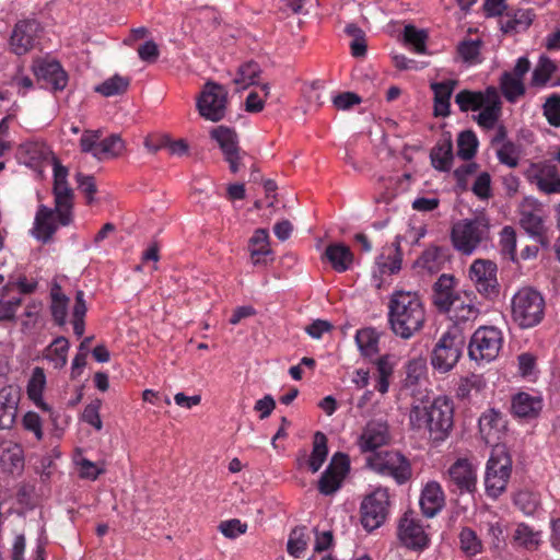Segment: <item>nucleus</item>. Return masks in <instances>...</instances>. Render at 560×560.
Instances as JSON below:
<instances>
[{"label": "nucleus", "mask_w": 560, "mask_h": 560, "mask_svg": "<svg viewBox=\"0 0 560 560\" xmlns=\"http://www.w3.org/2000/svg\"><path fill=\"white\" fill-rule=\"evenodd\" d=\"M20 163L26 165L38 175H43L46 168L50 167L52 175H67L68 170L61 165L50 147L39 140H32L22 143L18 149Z\"/></svg>", "instance_id": "5"}, {"label": "nucleus", "mask_w": 560, "mask_h": 560, "mask_svg": "<svg viewBox=\"0 0 560 560\" xmlns=\"http://www.w3.org/2000/svg\"><path fill=\"white\" fill-rule=\"evenodd\" d=\"M219 532L229 539H235L247 530V524L237 518L223 521L218 526Z\"/></svg>", "instance_id": "58"}, {"label": "nucleus", "mask_w": 560, "mask_h": 560, "mask_svg": "<svg viewBox=\"0 0 560 560\" xmlns=\"http://www.w3.org/2000/svg\"><path fill=\"white\" fill-rule=\"evenodd\" d=\"M516 232L514 228L506 225L500 232V250L503 256L512 261L516 260Z\"/></svg>", "instance_id": "53"}, {"label": "nucleus", "mask_w": 560, "mask_h": 560, "mask_svg": "<svg viewBox=\"0 0 560 560\" xmlns=\"http://www.w3.org/2000/svg\"><path fill=\"white\" fill-rule=\"evenodd\" d=\"M405 40L413 46L418 54L425 51L427 34L423 31L416 28L413 25H407L404 30Z\"/></svg>", "instance_id": "55"}, {"label": "nucleus", "mask_w": 560, "mask_h": 560, "mask_svg": "<svg viewBox=\"0 0 560 560\" xmlns=\"http://www.w3.org/2000/svg\"><path fill=\"white\" fill-rule=\"evenodd\" d=\"M59 225L61 224L55 208L42 205L36 212L32 234L38 241L48 243L52 240Z\"/></svg>", "instance_id": "25"}, {"label": "nucleus", "mask_w": 560, "mask_h": 560, "mask_svg": "<svg viewBox=\"0 0 560 560\" xmlns=\"http://www.w3.org/2000/svg\"><path fill=\"white\" fill-rule=\"evenodd\" d=\"M130 84V80L118 74L105 80L95 88V92L105 97L124 94Z\"/></svg>", "instance_id": "48"}, {"label": "nucleus", "mask_w": 560, "mask_h": 560, "mask_svg": "<svg viewBox=\"0 0 560 560\" xmlns=\"http://www.w3.org/2000/svg\"><path fill=\"white\" fill-rule=\"evenodd\" d=\"M506 136L505 128L500 126L498 128L497 135L493 139L494 142H502L500 148L497 149V156L500 163L509 166L515 167L518 164L520 160V150L518 147L515 145L511 141H503Z\"/></svg>", "instance_id": "39"}, {"label": "nucleus", "mask_w": 560, "mask_h": 560, "mask_svg": "<svg viewBox=\"0 0 560 560\" xmlns=\"http://www.w3.org/2000/svg\"><path fill=\"white\" fill-rule=\"evenodd\" d=\"M454 423L453 401L440 396L432 401H417L409 412L410 429L419 433H429L433 441H444Z\"/></svg>", "instance_id": "1"}, {"label": "nucleus", "mask_w": 560, "mask_h": 560, "mask_svg": "<svg viewBox=\"0 0 560 560\" xmlns=\"http://www.w3.org/2000/svg\"><path fill=\"white\" fill-rule=\"evenodd\" d=\"M69 347L67 338L58 337L46 349L45 358L54 364V368L61 369L67 364Z\"/></svg>", "instance_id": "45"}, {"label": "nucleus", "mask_w": 560, "mask_h": 560, "mask_svg": "<svg viewBox=\"0 0 560 560\" xmlns=\"http://www.w3.org/2000/svg\"><path fill=\"white\" fill-rule=\"evenodd\" d=\"M455 103L463 113L479 112L475 120L485 130L495 127L502 112L500 95L494 86L483 91L462 90L456 94Z\"/></svg>", "instance_id": "3"}, {"label": "nucleus", "mask_w": 560, "mask_h": 560, "mask_svg": "<svg viewBox=\"0 0 560 560\" xmlns=\"http://www.w3.org/2000/svg\"><path fill=\"white\" fill-rule=\"evenodd\" d=\"M544 115L553 127H560V95L552 94L544 104Z\"/></svg>", "instance_id": "57"}, {"label": "nucleus", "mask_w": 560, "mask_h": 560, "mask_svg": "<svg viewBox=\"0 0 560 560\" xmlns=\"http://www.w3.org/2000/svg\"><path fill=\"white\" fill-rule=\"evenodd\" d=\"M328 455L327 438L323 432L317 431L313 439V450L308 466L313 472L319 470Z\"/></svg>", "instance_id": "46"}, {"label": "nucleus", "mask_w": 560, "mask_h": 560, "mask_svg": "<svg viewBox=\"0 0 560 560\" xmlns=\"http://www.w3.org/2000/svg\"><path fill=\"white\" fill-rule=\"evenodd\" d=\"M459 544L467 557H474L482 551V542L471 528L465 527L460 530Z\"/></svg>", "instance_id": "52"}, {"label": "nucleus", "mask_w": 560, "mask_h": 560, "mask_svg": "<svg viewBox=\"0 0 560 560\" xmlns=\"http://www.w3.org/2000/svg\"><path fill=\"white\" fill-rule=\"evenodd\" d=\"M530 61L526 56L517 58L510 71H504L499 79V89L504 100L510 104L517 103L526 95L525 77L530 70Z\"/></svg>", "instance_id": "13"}, {"label": "nucleus", "mask_w": 560, "mask_h": 560, "mask_svg": "<svg viewBox=\"0 0 560 560\" xmlns=\"http://www.w3.org/2000/svg\"><path fill=\"white\" fill-rule=\"evenodd\" d=\"M19 396L14 388L0 389V429H10L16 418Z\"/></svg>", "instance_id": "34"}, {"label": "nucleus", "mask_w": 560, "mask_h": 560, "mask_svg": "<svg viewBox=\"0 0 560 560\" xmlns=\"http://www.w3.org/2000/svg\"><path fill=\"white\" fill-rule=\"evenodd\" d=\"M250 258L254 265L260 264L261 256H267L271 253L269 247V235L265 229H258L249 240Z\"/></svg>", "instance_id": "43"}, {"label": "nucleus", "mask_w": 560, "mask_h": 560, "mask_svg": "<svg viewBox=\"0 0 560 560\" xmlns=\"http://www.w3.org/2000/svg\"><path fill=\"white\" fill-rule=\"evenodd\" d=\"M478 138L472 130H464L457 137V155L464 161L471 160L478 149Z\"/></svg>", "instance_id": "47"}, {"label": "nucleus", "mask_w": 560, "mask_h": 560, "mask_svg": "<svg viewBox=\"0 0 560 560\" xmlns=\"http://www.w3.org/2000/svg\"><path fill=\"white\" fill-rule=\"evenodd\" d=\"M23 427L33 432L38 441L43 439L42 420L36 412L30 411L23 417Z\"/></svg>", "instance_id": "64"}, {"label": "nucleus", "mask_w": 560, "mask_h": 560, "mask_svg": "<svg viewBox=\"0 0 560 560\" xmlns=\"http://www.w3.org/2000/svg\"><path fill=\"white\" fill-rule=\"evenodd\" d=\"M460 327H450L439 339L431 355V364L440 373L450 372L458 362L465 348Z\"/></svg>", "instance_id": "6"}, {"label": "nucleus", "mask_w": 560, "mask_h": 560, "mask_svg": "<svg viewBox=\"0 0 560 560\" xmlns=\"http://www.w3.org/2000/svg\"><path fill=\"white\" fill-rule=\"evenodd\" d=\"M398 538L405 547L412 550H422L429 545V536L412 512L405 513L400 518Z\"/></svg>", "instance_id": "19"}, {"label": "nucleus", "mask_w": 560, "mask_h": 560, "mask_svg": "<svg viewBox=\"0 0 560 560\" xmlns=\"http://www.w3.org/2000/svg\"><path fill=\"white\" fill-rule=\"evenodd\" d=\"M348 469V456L343 453H336L318 480L319 492L325 495L335 493L340 488Z\"/></svg>", "instance_id": "21"}, {"label": "nucleus", "mask_w": 560, "mask_h": 560, "mask_svg": "<svg viewBox=\"0 0 560 560\" xmlns=\"http://www.w3.org/2000/svg\"><path fill=\"white\" fill-rule=\"evenodd\" d=\"M389 494L387 489L378 488L368 495L361 504V523L372 532L378 528L388 513Z\"/></svg>", "instance_id": "15"}, {"label": "nucleus", "mask_w": 560, "mask_h": 560, "mask_svg": "<svg viewBox=\"0 0 560 560\" xmlns=\"http://www.w3.org/2000/svg\"><path fill=\"white\" fill-rule=\"evenodd\" d=\"M69 299L60 292V288L55 285L51 290V305L50 311L54 320L57 325L62 326L66 324L68 313Z\"/></svg>", "instance_id": "49"}, {"label": "nucleus", "mask_w": 560, "mask_h": 560, "mask_svg": "<svg viewBox=\"0 0 560 560\" xmlns=\"http://www.w3.org/2000/svg\"><path fill=\"white\" fill-rule=\"evenodd\" d=\"M324 257L337 272L349 270L354 259L350 247L342 243L329 244L325 249Z\"/></svg>", "instance_id": "35"}, {"label": "nucleus", "mask_w": 560, "mask_h": 560, "mask_svg": "<svg viewBox=\"0 0 560 560\" xmlns=\"http://www.w3.org/2000/svg\"><path fill=\"white\" fill-rule=\"evenodd\" d=\"M210 135L224 153L225 159L230 164V171L232 173L243 172L244 170L241 165L244 164L245 159L249 160V158L245 154H240L236 132L229 127L218 126L211 130Z\"/></svg>", "instance_id": "16"}, {"label": "nucleus", "mask_w": 560, "mask_h": 560, "mask_svg": "<svg viewBox=\"0 0 560 560\" xmlns=\"http://www.w3.org/2000/svg\"><path fill=\"white\" fill-rule=\"evenodd\" d=\"M390 441L389 425L386 420H370L358 438L357 444L362 453H373Z\"/></svg>", "instance_id": "17"}, {"label": "nucleus", "mask_w": 560, "mask_h": 560, "mask_svg": "<svg viewBox=\"0 0 560 560\" xmlns=\"http://www.w3.org/2000/svg\"><path fill=\"white\" fill-rule=\"evenodd\" d=\"M46 386V376L42 368H35L27 384L28 398L42 410L49 411L48 405L43 399Z\"/></svg>", "instance_id": "40"}, {"label": "nucleus", "mask_w": 560, "mask_h": 560, "mask_svg": "<svg viewBox=\"0 0 560 560\" xmlns=\"http://www.w3.org/2000/svg\"><path fill=\"white\" fill-rule=\"evenodd\" d=\"M454 248L463 255H471L489 240V225L486 220L475 218L456 222L451 232Z\"/></svg>", "instance_id": "7"}, {"label": "nucleus", "mask_w": 560, "mask_h": 560, "mask_svg": "<svg viewBox=\"0 0 560 560\" xmlns=\"http://www.w3.org/2000/svg\"><path fill=\"white\" fill-rule=\"evenodd\" d=\"M32 70L37 80L45 82L54 92L63 91L68 84V74L57 60L37 59Z\"/></svg>", "instance_id": "20"}, {"label": "nucleus", "mask_w": 560, "mask_h": 560, "mask_svg": "<svg viewBox=\"0 0 560 560\" xmlns=\"http://www.w3.org/2000/svg\"><path fill=\"white\" fill-rule=\"evenodd\" d=\"M455 278L451 275L443 273L439 277L433 285L432 301L434 306L445 313L453 304L457 296L462 293L455 292Z\"/></svg>", "instance_id": "28"}, {"label": "nucleus", "mask_w": 560, "mask_h": 560, "mask_svg": "<svg viewBox=\"0 0 560 560\" xmlns=\"http://www.w3.org/2000/svg\"><path fill=\"white\" fill-rule=\"evenodd\" d=\"M505 424L506 422L499 411L491 409L485 412L479 419V429L485 442L493 446L500 445L499 441L505 430Z\"/></svg>", "instance_id": "27"}, {"label": "nucleus", "mask_w": 560, "mask_h": 560, "mask_svg": "<svg viewBox=\"0 0 560 560\" xmlns=\"http://www.w3.org/2000/svg\"><path fill=\"white\" fill-rule=\"evenodd\" d=\"M308 540L310 536L307 534V528L305 526L295 527L292 529L288 540V552L291 556L299 558L301 553L306 550Z\"/></svg>", "instance_id": "51"}, {"label": "nucleus", "mask_w": 560, "mask_h": 560, "mask_svg": "<svg viewBox=\"0 0 560 560\" xmlns=\"http://www.w3.org/2000/svg\"><path fill=\"white\" fill-rule=\"evenodd\" d=\"M261 68L256 61H247L242 63L233 79L237 90H245L259 82Z\"/></svg>", "instance_id": "41"}, {"label": "nucleus", "mask_w": 560, "mask_h": 560, "mask_svg": "<svg viewBox=\"0 0 560 560\" xmlns=\"http://www.w3.org/2000/svg\"><path fill=\"white\" fill-rule=\"evenodd\" d=\"M264 95L258 94L257 92H250L245 101V108L249 113H259L265 107L266 97L269 94V86L264 84L261 86Z\"/></svg>", "instance_id": "59"}, {"label": "nucleus", "mask_w": 560, "mask_h": 560, "mask_svg": "<svg viewBox=\"0 0 560 560\" xmlns=\"http://www.w3.org/2000/svg\"><path fill=\"white\" fill-rule=\"evenodd\" d=\"M541 409L542 399L540 396H534L522 392L516 394L512 399V411L518 418H536L540 413Z\"/></svg>", "instance_id": "32"}, {"label": "nucleus", "mask_w": 560, "mask_h": 560, "mask_svg": "<svg viewBox=\"0 0 560 560\" xmlns=\"http://www.w3.org/2000/svg\"><path fill=\"white\" fill-rule=\"evenodd\" d=\"M137 51L139 58L148 63H154L160 56L159 47L153 40H147L140 45Z\"/></svg>", "instance_id": "61"}, {"label": "nucleus", "mask_w": 560, "mask_h": 560, "mask_svg": "<svg viewBox=\"0 0 560 560\" xmlns=\"http://www.w3.org/2000/svg\"><path fill=\"white\" fill-rule=\"evenodd\" d=\"M534 19L535 13L532 9H518L501 18L500 28L504 34L520 33L526 31Z\"/></svg>", "instance_id": "33"}, {"label": "nucleus", "mask_w": 560, "mask_h": 560, "mask_svg": "<svg viewBox=\"0 0 560 560\" xmlns=\"http://www.w3.org/2000/svg\"><path fill=\"white\" fill-rule=\"evenodd\" d=\"M512 319L522 328L537 326L545 315L542 295L529 287L521 288L511 301Z\"/></svg>", "instance_id": "4"}, {"label": "nucleus", "mask_w": 560, "mask_h": 560, "mask_svg": "<svg viewBox=\"0 0 560 560\" xmlns=\"http://www.w3.org/2000/svg\"><path fill=\"white\" fill-rule=\"evenodd\" d=\"M514 504L525 515H532L535 513L538 506V500L535 494L529 491H518L514 495Z\"/></svg>", "instance_id": "56"}, {"label": "nucleus", "mask_w": 560, "mask_h": 560, "mask_svg": "<svg viewBox=\"0 0 560 560\" xmlns=\"http://www.w3.org/2000/svg\"><path fill=\"white\" fill-rule=\"evenodd\" d=\"M54 200L55 210L62 226L69 225L72 220V209L74 202V191L67 177H54Z\"/></svg>", "instance_id": "22"}, {"label": "nucleus", "mask_w": 560, "mask_h": 560, "mask_svg": "<svg viewBox=\"0 0 560 560\" xmlns=\"http://www.w3.org/2000/svg\"><path fill=\"white\" fill-rule=\"evenodd\" d=\"M83 420L100 431L103 422L100 417V401L88 405L82 413Z\"/></svg>", "instance_id": "62"}, {"label": "nucleus", "mask_w": 560, "mask_h": 560, "mask_svg": "<svg viewBox=\"0 0 560 560\" xmlns=\"http://www.w3.org/2000/svg\"><path fill=\"white\" fill-rule=\"evenodd\" d=\"M22 300L20 298L12 300H0V320H14L15 313L21 306Z\"/></svg>", "instance_id": "63"}, {"label": "nucleus", "mask_w": 560, "mask_h": 560, "mask_svg": "<svg viewBox=\"0 0 560 560\" xmlns=\"http://www.w3.org/2000/svg\"><path fill=\"white\" fill-rule=\"evenodd\" d=\"M481 47L482 40L480 38H464L458 43L456 52L463 62L468 65H477L481 61Z\"/></svg>", "instance_id": "44"}, {"label": "nucleus", "mask_w": 560, "mask_h": 560, "mask_svg": "<svg viewBox=\"0 0 560 560\" xmlns=\"http://www.w3.org/2000/svg\"><path fill=\"white\" fill-rule=\"evenodd\" d=\"M401 262L400 237L397 236L390 246L383 248V253L377 258V264L381 272L395 275L401 269Z\"/></svg>", "instance_id": "38"}, {"label": "nucleus", "mask_w": 560, "mask_h": 560, "mask_svg": "<svg viewBox=\"0 0 560 560\" xmlns=\"http://www.w3.org/2000/svg\"><path fill=\"white\" fill-rule=\"evenodd\" d=\"M424 304L417 292L395 291L388 302V324L393 334L404 340L412 338L424 326Z\"/></svg>", "instance_id": "2"}, {"label": "nucleus", "mask_w": 560, "mask_h": 560, "mask_svg": "<svg viewBox=\"0 0 560 560\" xmlns=\"http://www.w3.org/2000/svg\"><path fill=\"white\" fill-rule=\"evenodd\" d=\"M457 82L455 80H445L433 82L430 88L433 92V115L435 117H447L451 113V97Z\"/></svg>", "instance_id": "29"}, {"label": "nucleus", "mask_w": 560, "mask_h": 560, "mask_svg": "<svg viewBox=\"0 0 560 560\" xmlns=\"http://www.w3.org/2000/svg\"><path fill=\"white\" fill-rule=\"evenodd\" d=\"M431 162L439 172H448L453 163V145L451 141L438 143L431 151Z\"/></svg>", "instance_id": "42"}, {"label": "nucleus", "mask_w": 560, "mask_h": 560, "mask_svg": "<svg viewBox=\"0 0 560 560\" xmlns=\"http://www.w3.org/2000/svg\"><path fill=\"white\" fill-rule=\"evenodd\" d=\"M448 480L460 492H475L477 488L476 467L466 458H459L447 470Z\"/></svg>", "instance_id": "24"}, {"label": "nucleus", "mask_w": 560, "mask_h": 560, "mask_svg": "<svg viewBox=\"0 0 560 560\" xmlns=\"http://www.w3.org/2000/svg\"><path fill=\"white\" fill-rule=\"evenodd\" d=\"M511 542L514 547L527 551H536L542 544V533L539 529L526 524L517 523L511 536Z\"/></svg>", "instance_id": "30"}, {"label": "nucleus", "mask_w": 560, "mask_h": 560, "mask_svg": "<svg viewBox=\"0 0 560 560\" xmlns=\"http://www.w3.org/2000/svg\"><path fill=\"white\" fill-rule=\"evenodd\" d=\"M40 31V24L36 20H23L18 22L10 38V46L13 52L24 55L31 50Z\"/></svg>", "instance_id": "23"}, {"label": "nucleus", "mask_w": 560, "mask_h": 560, "mask_svg": "<svg viewBox=\"0 0 560 560\" xmlns=\"http://www.w3.org/2000/svg\"><path fill=\"white\" fill-rule=\"evenodd\" d=\"M445 504L442 487L436 481L425 485L420 497V508L427 517L435 516Z\"/></svg>", "instance_id": "31"}, {"label": "nucleus", "mask_w": 560, "mask_h": 560, "mask_svg": "<svg viewBox=\"0 0 560 560\" xmlns=\"http://www.w3.org/2000/svg\"><path fill=\"white\" fill-rule=\"evenodd\" d=\"M448 318L454 323L453 326L459 327L462 324L472 323L479 315V310L474 303L470 294L463 292L457 296L448 310L445 311Z\"/></svg>", "instance_id": "26"}, {"label": "nucleus", "mask_w": 560, "mask_h": 560, "mask_svg": "<svg viewBox=\"0 0 560 560\" xmlns=\"http://www.w3.org/2000/svg\"><path fill=\"white\" fill-rule=\"evenodd\" d=\"M101 130H84L80 138L82 152L91 153L100 161L121 156L126 151V143L119 135H110L102 139Z\"/></svg>", "instance_id": "9"}, {"label": "nucleus", "mask_w": 560, "mask_h": 560, "mask_svg": "<svg viewBox=\"0 0 560 560\" xmlns=\"http://www.w3.org/2000/svg\"><path fill=\"white\" fill-rule=\"evenodd\" d=\"M366 465L382 476L392 477L401 485L411 477V467L405 456L398 452L374 453L366 458Z\"/></svg>", "instance_id": "10"}, {"label": "nucleus", "mask_w": 560, "mask_h": 560, "mask_svg": "<svg viewBox=\"0 0 560 560\" xmlns=\"http://www.w3.org/2000/svg\"><path fill=\"white\" fill-rule=\"evenodd\" d=\"M447 261L446 249L439 246H430L415 261V267L429 273L439 272Z\"/></svg>", "instance_id": "36"}, {"label": "nucleus", "mask_w": 560, "mask_h": 560, "mask_svg": "<svg viewBox=\"0 0 560 560\" xmlns=\"http://www.w3.org/2000/svg\"><path fill=\"white\" fill-rule=\"evenodd\" d=\"M518 217L521 228L542 247H548L546 214L541 203L534 198H524L518 206Z\"/></svg>", "instance_id": "11"}, {"label": "nucleus", "mask_w": 560, "mask_h": 560, "mask_svg": "<svg viewBox=\"0 0 560 560\" xmlns=\"http://www.w3.org/2000/svg\"><path fill=\"white\" fill-rule=\"evenodd\" d=\"M361 102L362 98L354 92H341L332 97V104L339 110H348Z\"/></svg>", "instance_id": "60"}, {"label": "nucleus", "mask_w": 560, "mask_h": 560, "mask_svg": "<svg viewBox=\"0 0 560 560\" xmlns=\"http://www.w3.org/2000/svg\"><path fill=\"white\" fill-rule=\"evenodd\" d=\"M2 466L13 472L23 467L22 450L18 445H11L2 451L0 456Z\"/></svg>", "instance_id": "54"}, {"label": "nucleus", "mask_w": 560, "mask_h": 560, "mask_svg": "<svg viewBox=\"0 0 560 560\" xmlns=\"http://www.w3.org/2000/svg\"><path fill=\"white\" fill-rule=\"evenodd\" d=\"M355 342L361 353L365 357H372L378 351V337L372 328L358 330L355 335Z\"/></svg>", "instance_id": "50"}, {"label": "nucleus", "mask_w": 560, "mask_h": 560, "mask_svg": "<svg viewBox=\"0 0 560 560\" xmlns=\"http://www.w3.org/2000/svg\"><path fill=\"white\" fill-rule=\"evenodd\" d=\"M469 278L477 291L486 296L498 294L497 265L489 259H477L469 268Z\"/></svg>", "instance_id": "18"}, {"label": "nucleus", "mask_w": 560, "mask_h": 560, "mask_svg": "<svg viewBox=\"0 0 560 560\" xmlns=\"http://www.w3.org/2000/svg\"><path fill=\"white\" fill-rule=\"evenodd\" d=\"M502 347V334L493 326L478 328L470 338L468 355L471 360L490 362L494 360Z\"/></svg>", "instance_id": "12"}, {"label": "nucleus", "mask_w": 560, "mask_h": 560, "mask_svg": "<svg viewBox=\"0 0 560 560\" xmlns=\"http://www.w3.org/2000/svg\"><path fill=\"white\" fill-rule=\"evenodd\" d=\"M557 71L556 62L547 55H540L538 61L532 71L529 88L544 89L546 88L555 72Z\"/></svg>", "instance_id": "37"}, {"label": "nucleus", "mask_w": 560, "mask_h": 560, "mask_svg": "<svg viewBox=\"0 0 560 560\" xmlns=\"http://www.w3.org/2000/svg\"><path fill=\"white\" fill-rule=\"evenodd\" d=\"M225 90L217 83H207L197 98V109L201 117L210 121H220L226 112Z\"/></svg>", "instance_id": "14"}, {"label": "nucleus", "mask_w": 560, "mask_h": 560, "mask_svg": "<svg viewBox=\"0 0 560 560\" xmlns=\"http://www.w3.org/2000/svg\"><path fill=\"white\" fill-rule=\"evenodd\" d=\"M512 469V460L504 445L492 447L487 463L485 486L488 495L498 498L505 489Z\"/></svg>", "instance_id": "8"}]
</instances>
